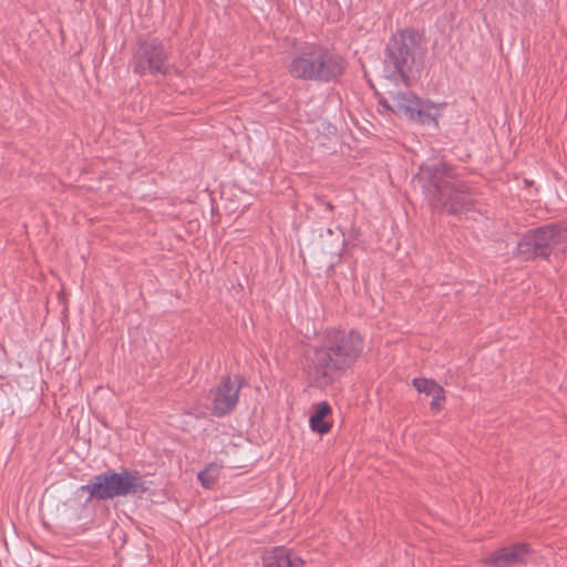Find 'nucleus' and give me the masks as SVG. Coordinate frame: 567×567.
Listing matches in <instances>:
<instances>
[{"label":"nucleus","instance_id":"8","mask_svg":"<svg viewBox=\"0 0 567 567\" xmlns=\"http://www.w3.org/2000/svg\"><path fill=\"white\" fill-rule=\"evenodd\" d=\"M239 389L237 379L225 378L210 393L214 413L223 415L231 411L237 403Z\"/></svg>","mask_w":567,"mask_h":567},{"label":"nucleus","instance_id":"4","mask_svg":"<svg viewBox=\"0 0 567 567\" xmlns=\"http://www.w3.org/2000/svg\"><path fill=\"white\" fill-rule=\"evenodd\" d=\"M147 489L145 482L137 473L123 471L110 472L95 476L87 485L81 486V491L90 494L92 498L106 499L126 494H140Z\"/></svg>","mask_w":567,"mask_h":567},{"label":"nucleus","instance_id":"9","mask_svg":"<svg viewBox=\"0 0 567 567\" xmlns=\"http://www.w3.org/2000/svg\"><path fill=\"white\" fill-rule=\"evenodd\" d=\"M529 556V548L525 544H514L502 547L484 558V564L493 567H511L525 564Z\"/></svg>","mask_w":567,"mask_h":567},{"label":"nucleus","instance_id":"10","mask_svg":"<svg viewBox=\"0 0 567 567\" xmlns=\"http://www.w3.org/2000/svg\"><path fill=\"white\" fill-rule=\"evenodd\" d=\"M262 564L264 567H302L305 561L284 547H276L264 553Z\"/></svg>","mask_w":567,"mask_h":567},{"label":"nucleus","instance_id":"5","mask_svg":"<svg viewBox=\"0 0 567 567\" xmlns=\"http://www.w3.org/2000/svg\"><path fill=\"white\" fill-rule=\"evenodd\" d=\"M391 56L402 79L408 81L415 78L421 61L419 35L412 31L398 33L393 38Z\"/></svg>","mask_w":567,"mask_h":567},{"label":"nucleus","instance_id":"6","mask_svg":"<svg viewBox=\"0 0 567 567\" xmlns=\"http://www.w3.org/2000/svg\"><path fill=\"white\" fill-rule=\"evenodd\" d=\"M563 229L550 225L527 233L517 246V254L524 259L547 257L550 250L566 238Z\"/></svg>","mask_w":567,"mask_h":567},{"label":"nucleus","instance_id":"2","mask_svg":"<svg viewBox=\"0 0 567 567\" xmlns=\"http://www.w3.org/2000/svg\"><path fill=\"white\" fill-rule=\"evenodd\" d=\"M379 104L400 117L435 127L439 126V118L446 106L445 103L421 100L410 91H389L380 97Z\"/></svg>","mask_w":567,"mask_h":567},{"label":"nucleus","instance_id":"11","mask_svg":"<svg viewBox=\"0 0 567 567\" xmlns=\"http://www.w3.org/2000/svg\"><path fill=\"white\" fill-rule=\"evenodd\" d=\"M412 383L417 392L432 398L431 409L433 411H440L443 408L445 403V391L439 383L425 378H416Z\"/></svg>","mask_w":567,"mask_h":567},{"label":"nucleus","instance_id":"14","mask_svg":"<svg viewBox=\"0 0 567 567\" xmlns=\"http://www.w3.org/2000/svg\"><path fill=\"white\" fill-rule=\"evenodd\" d=\"M420 177L422 179H432V168L430 167H422L420 172Z\"/></svg>","mask_w":567,"mask_h":567},{"label":"nucleus","instance_id":"12","mask_svg":"<svg viewBox=\"0 0 567 567\" xmlns=\"http://www.w3.org/2000/svg\"><path fill=\"white\" fill-rule=\"evenodd\" d=\"M332 413L328 402L322 401L316 405L313 414L310 416L309 425L313 432L326 434L331 430L332 423L327 420Z\"/></svg>","mask_w":567,"mask_h":567},{"label":"nucleus","instance_id":"7","mask_svg":"<svg viewBox=\"0 0 567 567\" xmlns=\"http://www.w3.org/2000/svg\"><path fill=\"white\" fill-rule=\"evenodd\" d=\"M166 53L162 45L151 42L143 43L135 55V72L145 73H165Z\"/></svg>","mask_w":567,"mask_h":567},{"label":"nucleus","instance_id":"15","mask_svg":"<svg viewBox=\"0 0 567 567\" xmlns=\"http://www.w3.org/2000/svg\"><path fill=\"white\" fill-rule=\"evenodd\" d=\"M446 207H447V209L451 213H460V212H462V208L457 207L454 203L446 204Z\"/></svg>","mask_w":567,"mask_h":567},{"label":"nucleus","instance_id":"1","mask_svg":"<svg viewBox=\"0 0 567 567\" xmlns=\"http://www.w3.org/2000/svg\"><path fill=\"white\" fill-rule=\"evenodd\" d=\"M363 337L353 330H327L322 344L308 360L307 373L319 386L332 383L336 374L350 368L363 351Z\"/></svg>","mask_w":567,"mask_h":567},{"label":"nucleus","instance_id":"3","mask_svg":"<svg viewBox=\"0 0 567 567\" xmlns=\"http://www.w3.org/2000/svg\"><path fill=\"white\" fill-rule=\"evenodd\" d=\"M343 61L329 52L305 47L291 60L289 72L297 79L329 81L343 71Z\"/></svg>","mask_w":567,"mask_h":567},{"label":"nucleus","instance_id":"13","mask_svg":"<svg viewBox=\"0 0 567 567\" xmlns=\"http://www.w3.org/2000/svg\"><path fill=\"white\" fill-rule=\"evenodd\" d=\"M221 466L216 463H212L206 466L199 474L198 480L205 488H210L218 480Z\"/></svg>","mask_w":567,"mask_h":567}]
</instances>
